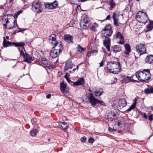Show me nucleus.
<instances>
[{"instance_id":"obj_15","label":"nucleus","mask_w":153,"mask_h":153,"mask_svg":"<svg viewBox=\"0 0 153 153\" xmlns=\"http://www.w3.org/2000/svg\"><path fill=\"white\" fill-rule=\"evenodd\" d=\"M54 45L53 48H54V50H57L59 52H61L62 51V46L61 42H57Z\"/></svg>"},{"instance_id":"obj_37","label":"nucleus","mask_w":153,"mask_h":153,"mask_svg":"<svg viewBox=\"0 0 153 153\" xmlns=\"http://www.w3.org/2000/svg\"><path fill=\"white\" fill-rule=\"evenodd\" d=\"M18 49L20 52V55L21 56H23V57L25 55V54L24 53L23 50V49H22V48L21 49H20V48H18Z\"/></svg>"},{"instance_id":"obj_20","label":"nucleus","mask_w":153,"mask_h":153,"mask_svg":"<svg viewBox=\"0 0 153 153\" xmlns=\"http://www.w3.org/2000/svg\"><path fill=\"white\" fill-rule=\"evenodd\" d=\"M85 83V81L83 78H80L75 82L73 83V86H78L79 85H83Z\"/></svg>"},{"instance_id":"obj_51","label":"nucleus","mask_w":153,"mask_h":153,"mask_svg":"<svg viewBox=\"0 0 153 153\" xmlns=\"http://www.w3.org/2000/svg\"><path fill=\"white\" fill-rule=\"evenodd\" d=\"M77 69V70H78V69H79V66L78 65H77L76 67V68H74V69H73V70L74 71H75V70L76 69Z\"/></svg>"},{"instance_id":"obj_45","label":"nucleus","mask_w":153,"mask_h":153,"mask_svg":"<svg viewBox=\"0 0 153 153\" xmlns=\"http://www.w3.org/2000/svg\"><path fill=\"white\" fill-rule=\"evenodd\" d=\"M122 125H123V124L121 123V121H119L117 123V126H119L120 127H121L122 126Z\"/></svg>"},{"instance_id":"obj_9","label":"nucleus","mask_w":153,"mask_h":153,"mask_svg":"<svg viewBox=\"0 0 153 153\" xmlns=\"http://www.w3.org/2000/svg\"><path fill=\"white\" fill-rule=\"evenodd\" d=\"M58 4L56 1H55L52 3H45V5L46 8L48 9H55L58 6Z\"/></svg>"},{"instance_id":"obj_36","label":"nucleus","mask_w":153,"mask_h":153,"mask_svg":"<svg viewBox=\"0 0 153 153\" xmlns=\"http://www.w3.org/2000/svg\"><path fill=\"white\" fill-rule=\"evenodd\" d=\"M37 132V130L36 129H34L30 131V134L32 136H34L36 134Z\"/></svg>"},{"instance_id":"obj_52","label":"nucleus","mask_w":153,"mask_h":153,"mask_svg":"<svg viewBox=\"0 0 153 153\" xmlns=\"http://www.w3.org/2000/svg\"><path fill=\"white\" fill-rule=\"evenodd\" d=\"M91 28L92 29V30H93L94 29V27L93 25H92V26H91Z\"/></svg>"},{"instance_id":"obj_53","label":"nucleus","mask_w":153,"mask_h":153,"mask_svg":"<svg viewBox=\"0 0 153 153\" xmlns=\"http://www.w3.org/2000/svg\"><path fill=\"white\" fill-rule=\"evenodd\" d=\"M139 113L140 115L142 116L143 115V114L142 112L141 111H140Z\"/></svg>"},{"instance_id":"obj_41","label":"nucleus","mask_w":153,"mask_h":153,"mask_svg":"<svg viewBox=\"0 0 153 153\" xmlns=\"http://www.w3.org/2000/svg\"><path fill=\"white\" fill-rule=\"evenodd\" d=\"M94 141V140L92 137H90L88 139V142L90 143H93Z\"/></svg>"},{"instance_id":"obj_50","label":"nucleus","mask_w":153,"mask_h":153,"mask_svg":"<svg viewBox=\"0 0 153 153\" xmlns=\"http://www.w3.org/2000/svg\"><path fill=\"white\" fill-rule=\"evenodd\" d=\"M100 67L102 66L103 64V62L102 61L100 63Z\"/></svg>"},{"instance_id":"obj_54","label":"nucleus","mask_w":153,"mask_h":153,"mask_svg":"<svg viewBox=\"0 0 153 153\" xmlns=\"http://www.w3.org/2000/svg\"><path fill=\"white\" fill-rule=\"evenodd\" d=\"M150 22L151 23V24L153 27V21H151Z\"/></svg>"},{"instance_id":"obj_49","label":"nucleus","mask_w":153,"mask_h":153,"mask_svg":"<svg viewBox=\"0 0 153 153\" xmlns=\"http://www.w3.org/2000/svg\"><path fill=\"white\" fill-rule=\"evenodd\" d=\"M51 97V95L50 94H48V95H47V96H46V98H50Z\"/></svg>"},{"instance_id":"obj_25","label":"nucleus","mask_w":153,"mask_h":153,"mask_svg":"<svg viewBox=\"0 0 153 153\" xmlns=\"http://www.w3.org/2000/svg\"><path fill=\"white\" fill-rule=\"evenodd\" d=\"M13 44L15 47H21V48L25 50L24 46L25 45V43L23 42H13Z\"/></svg>"},{"instance_id":"obj_27","label":"nucleus","mask_w":153,"mask_h":153,"mask_svg":"<svg viewBox=\"0 0 153 153\" xmlns=\"http://www.w3.org/2000/svg\"><path fill=\"white\" fill-rule=\"evenodd\" d=\"M118 104L120 107L123 108L126 105V102L124 99H120L119 100Z\"/></svg>"},{"instance_id":"obj_3","label":"nucleus","mask_w":153,"mask_h":153,"mask_svg":"<svg viewBox=\"0 0 153 153\" xmlns=\"http://www.w3.org/2000/svg\"><path fill=\"white\" fill-rule=\"evenodd\" d=\"M87 97L89 102L93 106H95L97 104H99L100 105H105L104 102L103 101L99 100L95 98L93 93H88Z\"/></svg>"},{"instance_id":"obj_10","label":"nucleus","mask_w":153,"mask_h":153,"mask_svg":"<svg viewBox=\"0 0 153 153\" xmlns=\"http://www.w3.org/2000/svg\"><path fill=\"white\" fill-rule=\"evenodd\" d=\"M75 66V64L71 60H68L66 62L64 68L65 71L68 70L69 69H71Z\"/></svg>"},{"instance_id":"obj_59","label":"nucleus","mask_w":153,"mask_h":153,"mask_svg":"<svg viewBox=\"0 0 153 153\" xmlns=\"http://www.w3.org/2000/svg\"><path fill=\"white\" fill-rule=\"evenodd\" d=\"M4 26L5 27H6V26H7V24H4Z\"/></svg>"},{"instance_id":"obj_28","label":"nucleus","mask_w":153,"mask_h":153,"mask_svg":"<svg viewBox=\"0 0 153 153\" xmlns=\"http://www.w3.org/2000/svg\"><path fill=\"white\" fill-rule=\"evenodd\" d=\"M59 127L62 129L65 130L68 127V125L67 123L60 122L59 123Z\"/></svg>"},{"instance_id":"obj_5","label":"nucleus","mask_w":153,"mask_h":153,"mask_svg":"<svg viewBox=\"0 0 153 153\" xmlns=\"http://www.w3.org/2000/svg\"><path fill=\"white\" fill-rule=\"evenodd\" d=\"M113 31L112 27L110 25L106 26L101 32V34L102 37L108 38L112 35Z\"/></svg>"},{"instance_id":"obj_23","label":"nucleus","mask_w":153,"mask_h":153,"mask_svg":"<svg viewBox=\"0 0 153 153\" xmlns=\"http://www.w3.org/2000/svg\"><path fill=\"white\" fill-rule=\"evenodd\" d=\"M145 62L148 64L153 63V55H150L147 56L145 58Z\"/></svg>"},{"instance_id":"obj_64","label":"nucleus","mask_w":153,"mask_h":153,"mask_svg":"<svg viewBox=\"0 0 153 153\" xmlns=\"http://www.w3.org/2000/svg\"><path fill=\"white\" fill-rule=\"evenodd\" d=\"M0 8L1 9H2V7H0Z\"/></svg>"},{"instance_id":"obj_18","label":"nucleus","mask_w":153,"mask_h":153,"mask_svg":"<svg viewBox=\"0 0 153 153\" xmlns=\"http://www.w3.org/2000/svg\"><path fill=\"white\" fill-rule=\"evenodd\" d=\"M124 45L125 48L124 53L126 55H128L131 51L130 45L128 44H125Z\"/></svg>"},{"instance_id":"obj_1","label":"nucleus","mask_w":153,"mask_h":153,"mask_svg":"<svg viewBox=\"0 0 153 153\" xmlns=\"http://www.w3.org/2000/svg\"><path fill=\"white\" fill-rule=\"evenodd\" d=\"M150 71L149 69H145L142 71H139L135 73V76L141 82H148L151 78Z\"/></svg>"},{"instance_id":"obj_33","label":"nucleus","mask_w":153,"mask_h":153,"mask_svg":"<svg viewBox=\"0 0 153 153\" xmlns=\"http://www.w3.org/2000/svg\"><path fill=\"white\" fill-rule=\"evenodd\" d=\"M136 104V101L134 103L131 105L130 107L126 110V112L130 111L132 109H134Z\"/></svg>"},{"instance_id":"obj_38","label":"nucleus","mask_w":153,"mask_h":153,"mask_svg":"<svg viewBox=\"0 0 153 153\" xmlns=\"http://www.w3.org/2000/svg\"><path fill=\"white\" fill-rule=\"evenodd\" d=\"M97 51L96 50H94L91 51L88 53H87V56L88 57H90L91 56V54H92L94 53H97Z\"/></svg>"},{"instance_id":"obj_44","label":"nucleus","mask_w":153,"mask_h":153,"mask_svg":"<svg viewBox=\"0 0 153 153\" xmlns=\"http://www.w3.org/2000/svg\"><path fill=\"white\" fill-rule=\"evenodd\" d=\"M66 80H67V81H68V82L69 83H70L71 85H73V83H74V82H73L72 81H71L70 79L69 78L67 79Z\"/></svg>"},{"instance_id":"obj_24","label":"nucleus","mask_w":153,"mask_h":153,"mask_svg":"<svg viewBox=\"0 0 153 153\" xmlns=\"http://www.w3.org/2000/svg\"><path fill=\"white\" fill-rule=\"evenodd\" d=\"M67 86L64 82H62L60 84V89L61 91L64 93H67L68 91L66 90Z\"/></svg>"},{"instance_id":"obj_47","label":"nucleus","mask_w":153,"mask_h":153,"mask_svg":"<svg viewBox=\"0 0 153 153\" xmlns=\"http://www.w3.org/2000/svg\"><path fill=\"white\" fill-rule=\"evenodd\" d=\"M68 73H66L64 76V77L66 79L69 78L68 77Z\"/></svg>"},{"instance_id":"obj_56","label":"nucleus","mask_w":153,"mask_h":153,"mask_svg":"<svg viewBox=\"0 0 153 153\" xmlns=\"http://www.w3.org/2000/svg\"><path fill=\"white\" fill-rule=\"evenodd\" d=\"M9 0V3H13V0Z\"/></svg>"},{"instance_id":"obj_46","label":"nucleus","mask_w":153,"mask_h":153,"mask_svg":"<svg viewBox=\"0 0 153 153\" xmlns=\"http://www.w3.org/2000/svg\"><path fill=\"white\" fill-rule=\"evenodd\" d=\"M142 117H144L146 119H147L148 118V117L146 115V113H144L143 114Z\"/></svg>"},{"instance_id":"obj_42","label":"nucleus","mask_w":153,"mask_h":153,"mask_svg":"<svg viewBox=\"0 0 153 153\" xmlns=\"http://www.w3.org/2000/svg\"><path fill=\"white\" fill-rule=\"evenodd\" d=\"M117 130V129L114 128V127L113 128L109 127L108 128V130L110 131H115Z\"/></svg>"},{"instance_id":"obj_32","label":"nucleus","mask_w":153,"mask_h":153,"mask_svg":"<svg viewBox=\"0 0 153 153\" xmlns=\"http://www.w3.org/2000/svg\"><path fill=\"white\" fill-rule=\"evenodd\" d=\"M113 50L114 51L118 52L120 51V46L119 45H114L113 46Z\"/></svg>"},{"instance_id":"obj_8","label":"nucleus","mask_w":153,"mask_h":153,"mask_svg":"<svg viewBox=\"0 0 153 153\" xmlns=\"http://www.w3.org/2000/svg\"><path fill=\"white\" fill-rule=\"evenodd\" d=\"M41 4L39 2H37L35 4H32V9L34 12H36L37 13H39L42 12L40 9Z\"/></svg>"},{"instance_id":"obj_14","label":"nucleus","mask_w":153,"mask_h":153,"mask_svg":"<svg viewBox=\"0 0 153 153\" xmlns=\"http://www.w3.org/2000/svg\"><path fill=\"white\" fill-rule=\"evenodd\" d=\"M104 45L106 47L108 51L110 50V46L111 45V39L110 38H108L103 41Z\"/></svg>"},{"instance_id":"obj_57","label":"nucleus","mask_w":153,"mask_h":153,"mask_svg":"<svg viewBox=\"0 0 153 153\" xmlns=\"http://www.w3.org/2000/svg\"><path fill=\"white\" fill-rule=\"evenodd\" d=\"M79 0V1H81L83 2V1H87V0Z\"/></svg>"},{"instance_id":"obj_34","label":"nucleus","mask_w":153,"mask_h":153,"mask_svg":"<svg viewBox=\"0 0 153 153\" xmlns=\"http://www.w3.org/2000/svg\"><path fill=\"white\" fill-rule=\"evenodd\" d=\"M77 51L80 52H84L85 49L79 45H78V47L76 48Z\"/></svg>"},{"instance_id":"obj_19","label":"nucleus","mask_w":153,"mask_h":153,"mask_svg":"<svg viewBox=\"0 0 153 153\" xmlns=\"http://www.w3.org/2000/svg\"><path fill=\"white\" fill-rule=\"evenodd\" d=\"M116 39L120 40L119 41L117 42L118 43L120 44H123L124 42L123 37V35L120 32H118L116 36Z\"/></svg>"},{"instance_id":"obj_17","label":"nucleus","mask_w":153,"mask_h":153,"mask_svg":"<svg viewBox=\"0 0 153 153\" xmlns=\"http://www.w3.org/2000/svg\"><path fill=\"white\" fill-rule=\"evenodd\" d=\"M61 52L52 48L50 52L51 56L53 58L57 57Z\"/></svg>"},{"instance_id":"obj_29","label":"nucleus","mask_w":153,"mask_h":153,"mask_svg":"<svg viewBox=\"0 0 153 153\" xmlns=\"http://www.w3.org/2000/svg\"><path fill=\"white\" fill-rule=\"evenodd\" d=\"M12 43L9 41H7L5 39V37H4V40L3 42V46L4 47H7L11 45Z\"/></svg>"},{"instance_id":"obj_31","label":"nucleus","mask_w":153,"mask_h":153,"mask_svg":"<svg viewBox=\"0 0 153 153\" xmlns=\"http://www.w3.org/2000/svg\"><path fill=\"white\" fill-rule=\"evenodd\" d=\"M153 27L151 23L150 22V23L148 24L146 27V29L145 30V31L146 32H149L152 30Z\"/></svg>"},{"instance_id":"obj_63","label":"nucleus","mask_w":153,"mask_h":153,"mask_svg":"<svg viewBox=\"0 0 153 153\" xmlns=\"http://www.w3.org/2000/svg\"><path fill=\"white\" fill-rule=\"evenodd\" d=\"M6 15H5L4 16V17H6Z\"/></svg>"},{"instance_id":"obj_22","label":"nucleus","mask_w":153,"mask_h":153,"mask_svg":"<svg viewBox=\"0 0 153 153\" xmlns=\"http://www.w3.org/2000/svg\"><path fill=\"white\" fill-rule=\"evenodd\" d=\"M56 36L54 34L49 36L48 39L49 42L52 45H54L56 42Z\"/></svg>"},{"instance_id":"obj_58","label":"nucleus","mask_w":153,"mask_h":153,"mask_svg":"<svg viewBox=\"0 0 153 153\" xmlns=\"http://www.w3.org/2000/svg\"><path fill=\"white\" fill-rule=\"evenodd\" d=\"M64 118V119H65V120H66V119H67V118L66 117H65V116H64V117H63V118H63H63Z\"/></svg>"},{"instance_id":"obj_60","label":"nucleus","mask_w":153,"mask_h":153,"mask_svg":"<svg viewBox=\"0 0 153 153\" xmlns=\"http://www.w3.org/2000/svg\"><path fill=\"white\" fill-rule=\"evenodd\" d=\"M57 62H58V60H56V62H55L54 64H56V63H57Z\"/></svg>"},{"instance_id":"obj_43","label":"nucleus","mask_w":153,"mask_h":153,"mask_svg":"<svg viewBox=\"0 0 153 153\" xmlns=\"http://www.w3.org/2000/svg\"><path fill=\"white\" fill-rule=\"evenodd\" d=\"M149 119L150 121H152V120H153V114H151L149 116Z\"/></svg>"},{"instance_id":"obj_21","label":"nucleus","mask_w":153,"mask_h":153,"mask_svg":"<svg viewBox=\"0 0 153 153\" xmlns=\"http://www.w3.org/2000/svg\"><path fill=\"white\" fill-rule=\"evenodd\" d=\"M24 59V61L27 63H30L34 60V58L30 56L28 54L26 53L23 57Z\"/></svg>"},{"instance_id":"obj_55","label":"nucleus","mask_w":153,"mask_h":153,"mask_svg":"<svg viewBox=\"0 0 153 153\" xmlns=\"http://www.w3.org/2000/svg\"><path fill=\"white\" fill-rule=\"evenodd\" d=\"M127 80H128V81L131 80V79L130 77H127Z\"/></svg>"},{"instance_id":"obj_13","label":"nucleus","mask_w":153,"mask_h":153,"mask_svg":"<svg viewBox=\"0 0 153 153\" xmlns=\"http://www.w3.org/2000/svg\"><path fill=\"white\" fill-rule=\"evenodd\" d=\"M74 37L69 34H66L64 35L63 39L66 42L70 43H73V39Z\"/></svg>"},{"instance_id":"obj_35","label":"nucleus","mask_w":153,"mask_h":153,"mask_svg":"<svg viewBox=\"0 0 153 153\" xmlns=\"http://www.w3.org/2000/svg\"><path fill=\"white\" fill-rule=\"evenodd\" d=\"M111 7L113 8L116 5V3L114 2L113 0H110L109 1Z\"/></svg>"},{"instance_id":"obj_6","label":"nucleus","mask_w":153,"mask_h":153,"mask_svg":"<svg viewBox=\"0 0 153 153\" xmlns=\"http://www.w3.org/2000/svg\"><path fill=\"white\" fill-rule=\"evenodd\" d=\"M136 51L140 55H143L146 53V48L144 44H140L135 47Z\"/></svg>"},{"instance_id":"obj_61","label":"nucleus","mask_w":153,"mask_h":153,"mask_svg":"<svg viewBox=\"0 0 153 153\" xmlns=\"http://www.w3.org/2000/svg\"><path fill=\"white\" fill-rule=\"evenodd\" d=\"M6 39H8V38H9V36H6Z\"/></svg>"},{"instance_id":"obj_11","label":"nucleus","mask_w":153,"mask_h":153,"mask_svg":"<svg viewBox=\"0 0 153 153\" xmlns=\"http://www.w3.org/2000/svg\"><path fill=\"white\" fill-rule=\"evenodd\" d=\"M22 11L21 10H19L17 12V13L16 15H14V16H13L12 17H13L14 19H12L13 20V22L12 23L13 25H11L10 26L8 27L7 28L8 29H11L14 27L15 26L16 22V19L17 18L19 15L20 13H22ZM11 22H12V21L11 20Z\"/></svg>"},{"instance_id":"obj_48","label":"nucleus","mask_w":153,"mask_h":153,"mask_svg":"<svg viewBox=\"0 0 153 153\" xmlns=\"http://www.w3.org/2000/svg\"><path fill=\"white\" fill-rule=\"evenodd\" d=\"M110 18V15H108L107 16V17L106 18V20H109V19Z\"/></svg>"},{"instance_id":"obj_2","label":"nucleus","mask_w":153,"mask_h":153,"mask_svg":"<svg viewBox=\"0 0 153 153\" xmlns=\"http://www.w3.org/2000/svg\"><path fill=\"white\" fill-rule=\"evenodd\" d=\"M120 64L117 62H110L107 65L108 70L110 72L114 74H117L120 71Z\"/></svg>"},{"instance_id":"obj_39","label":"nucleus","mask_w":153,"mask_h":153,"mask_svg":"<svg viewBox=\"0 0 153 153\" xmlns=\"http://www.w3.org/2000/svg\"><path fill=\"white\" fill-rule=\"evenodd\" d=\"M7 19H5V21H6V23L7 24V23H8V22H10V21H9L8 20L10 19H9V18L10 17H11V16H13V15H7Z\"/></svg>"},{"instance_id":"obj_4","label":"nucleus","mask_w":153,"mask_h":153,"mask_svg":"<svg viewBox=\"0 0 153 153\" xmlns=\"http://www.w3.org/2000/svg\"><path fill=\"white\" fill-rule=\"evenodd\" d=\"M145 10L139 11L137 15V19L140 22L145 24L147 22L148 17Z\"/></svg>"},{"instance_id":"obj_30","label":"nucleus","mask_w":153,"mask_h":153,"mask_svg":"<svg viewBox=\"0 0 153 153\" xmlns=\"http://www.w3.org/2000/svg\"><path fill=\"white\" fill-rule=\"evenodd\" d=\"M41 62L45 66H48L50 65L49 62L46 58H42L41 59Z\"/></svg>"},{"instance_id":"obj_16","label":"nucleus","mask_w":153,"mask_h":153,"mask_svg":"<svg viewBox=\"0 0 153 153\" xmlns=\"http://www.w3.org/2000/svg\"><path fill=\"white\" fill-rule=\"evenodd\" d=\"M119 16L117 13L115 12H114L113 14L112 17L113 19L114 24L116 26L119 25V23L118 22L119 20L118 17Z\"/></svg>"},{"instance_id":"obj_62","label":"nucleus","mask_w":153,"mask_h":153,"mask_svg":"<svg viewBox=\"0 0 153 153\" xmlns=\"http://www.w3.org/2000/svg\"><path fill=\"white\" fill-rule=\"evenodd\" d=\"M89 91H91V92L92 91L90 90V89L89 90Z\"/></svg>"},{"instance_id":"obj_26","label":"nucleus","mask_w":153,"mask_h":153,"mask_svg":"<svg viewBox=\"0 0 153 153\" xmlns=\"http://www.w3.org/2000/svg\"><path fill=\"white\" fill-rule=\"evenodd\" d=\"M143 92L144 94L146 95L153 94V87L151 86L145 88Z\"/></svg>"},{"instance_id":"obj_40","label":"nucleus","mask_w":153,"mask_h":153,"mask_svg":"<svg viewBox=\"0 0 153 153\" xmlns=\"http://www.w3.org/2000/svg\"><path fill=\"white\" fill-rule=\"evenodd\" d=\"M86 139H87L86 137L85 136H84L83 137H82L81 138L80 140L81 142H84L86 140Z\"/></svg>"},{"instance_id":"obj_7","label":"nucleus","mask_w":153,"mask_h":153,"mask_svg":"<svg viewBox=\"0 0 153 153\" xmlns=\"http://www.w3.org/2000/svg\"><path fill=\"white\" fill-rule=\"evenodd\" d=\"M89 22L88 18L85 15L82 17L80 25L81 26L85 27H83L84 29H86L89 26Z\"/></svg>"},{"instance_id":"obj_12","label":"nucleus","mask_w":153,"mask_h":153,"mask_svg":"<svg viewBox=\"0 0 153 153\" xmlns=\"http://www.w3.org/2000/svg\"><path fill=\"white\" fill-rule=\"evenodd\" d=\"M103 93L104 91L101 88H95L94 89L93 92L92 93L96 97H100L103 94Z\"/></svg>"}]
</instances>
